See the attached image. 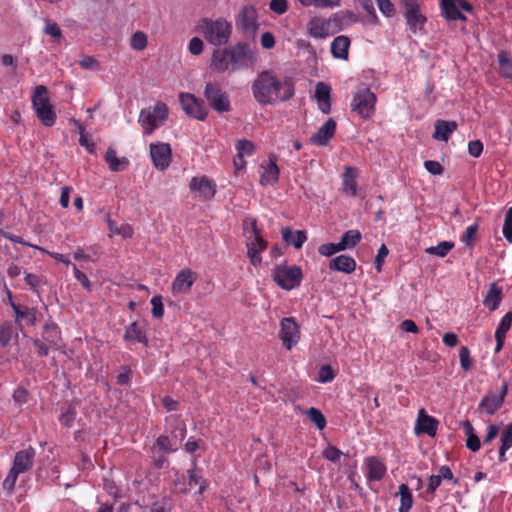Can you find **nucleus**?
<instances>
[{
	"mask_svg": "<svg viewBox=\"0 0 512 512\" xmlns=\"http://www.w3.org/2000/svg\"><path fill=\"white\" fill-rule=\"evenodd\" d=\"M400 506L399 512H409L413 505V497L409 487L406 484L399 486Z\"/></svg>",
	"mask_w": 512,
	"mask_h": 512,
	"instance_id": "nucleus-39",
	"label": "nucleus"
},
{
	"mask_svg": "<svg viewBox=\"0 0 512 512\" xmlns=\"http://www.w3.org/2000/svg\"><path fill=\"white\" fill-rule=\"evenodd\" d=\"M498 62L501 73L507 78H512V59L506 51H501L498 54Z\"/></svg>",
	"mask_w": 512,
	"mask_h": 512,
	"instance_id": "nucleus-42",
	"label": "nucleus"
},
{
	"mask_svg": "<svg viewBox=\"0 0 512 512\" xmlns=\"http://www.w3.org/2000/svg\"><path fill=\"white\" fill-rule=\"evenodd\" d=\"M273 280L284 290L298 287L302 280V271L298 266L277 265L272 271Z\"/></svg>",
	"mask_w": 512,
	"mask_h": 512,
	"instance_id": "nucleus-8",
	"label": "nucleus"
},
{
	"mask_svg": "<svg viewBox=\"0 0 512 512\" xmlns=\"http://www.w3.org/2000/svg\"><path fill=\"white\" fill-rule=\"evenodd\" d=\"M254 149V144L246 139L239 140L236 144L237 154L243 157L252 155Z\"/></svg>",
	"mask_w": 512,
	"mask_h": 512,
	"instance_id": "nucleus-50",
	"label": "nucleus"
},
{
	"mask_svg": "<svg viewBox=\"0 0 512 512\" xmlns=\"http://www.w3.org/2000/svg\"><path fill=\"white\" fill-rule=\"evenodd\" d=\"M147 46V36L141 31L135 32L131 37V47L137 51L145 49Z\"/></svg>",
	"mask_w": 512,
	"mask_h": 512,
	"instance_id": "nucleus-49",
	"label": "nucleus"
},
{
	"mask_svg": "<svg viewBox=\"0 0 512 512\" xmlns=\"http://www.w3.org/2000/svg\"><path fill=\"white\" fill-rule=\"evenodd\" d=\"M150 157L154 167L158 170H165L171 162V147L168 143L157 142L149 146Z\"/></svg>",
	"mask_w": 512,
	"mask_h": 512,
	"instance_id": "nucleus-17",
	"label": "nucleus"
},
{
	"mask_svg": "<svg viewBox=\"0 0 512 512\" xmlns=\"http://www.w3.org/2000/svg\"><path fill=\"white\" fill-rule=\"evenodd\" d=\"M502 300V288L492 283L484 297L483 305L490 311L496 310Z\"/></svg>",
	"mask_w": 512,
	"mask_h": 512,
	"instance_id": "nucleus-36",
	"label": "nucleus"
},
{
	"mask_svg": "<svg viewBox=\"0 0 512 512\" xmlns=\"http://www.w3.org/2000/svg\"><path fill=\"white\" fill-rule=\"evenodd\" d=\"M152 315L156 318H161L164 314V307L161 296H153L151 299Z\"/></svg>",
	"mask_w": 512,
	"mask_h": 512,
	"instance_id": "nucleus-58",
	"label": "nucleus"
},
{
	"mask_svg": "<svg viewBox=\"0 0 512 512\" xmlns=\"http://www.w3.org/2000/svg\"><path fill=\"white\" fill-rule=\"evenodd\" d=\"M404 16L409 28L416 33L424 27L426 17L421 14L417 0H402Z\"/></svg>",
	"mask_w": 512,
	"mask_h": 512,
	"instance_id": "nucleus-16",
	"label": "nucleus"
},
{
	"mask_svg": "<svg viewBox=\"0 0 512 512\" xmlns=\"http://www.w3.org/2000/svg\"><path fill=\"white\" fill-rule=\"evenodd\" d=\"M502 232L505 239L512 242V207L506 210Z\"/></svg>",
	"mask_w": 512,
	"mask_h": 512,
	"instance_id": "nucleus-51",
	"label": "nucleus"
},
{
	"mask_svg": "<svg viewBox=\"0 0 512 512\" xmlns=\"http://www.w3.org/2000/svg\"><path fill=\"white\" fill-rule=\"evenodd\" d=\"M305 7L334 8L340 6V0H298Z\"/></svg>",
	"mask_w": 512,
	"mask_h": 512,
	"instance_id": "nucleus-44",
	"label": "nucleus"
},
{
	"mask_svg": "<svg viewBox=\"0 0 512 512\" xmlns=\"http://www.w3.org/2000/svg\"><path fill=\"white\" fill-rule=\"evenodd\" d=\"M176 439V431L172 432L171 436L162 434L156 438L152 447L165 454H170L178 450Z\"/></svg>",
	"mask_w": 512,
	"mask_h": 512,
	"instance_id": "nucleus-30",
	"label": "nucleus"
},
{
	"mask_svg": "<svg viewBox=\"0 0 512 512\" xmlns=\"http://www.w3.org/2000/svg\"><path fill=\"white\" fill-rule=\"evenodd\" d=\"M424 167L432 175H440L443 172V167L438 161L427 160L424 162Z\"/></svg>",
	"mask_w": 512,
	"mask_h": 512,
	"instance_id": "nucleus-64",
	"label": "nucleus"
},
{
	"mask_svg": "<svg viewBox=\"0 0 512 512\" xmlns=\"http://www.w3.org/2000/svg\"><path fill=\"white\" fill-rule=\"evenodd\" d=\"M76 412L71 406L67 407L59 416L62 425L70 427L75 420Z\"/></svg>",
	"mask_w": 512,
	"mask_h": 512,
	"instance_id": "nucleus-55",
	"label": "nucleus"
},
{
	"mask_svg": "<svg viewBox=\"0 0 512 512\" xmlns=\"http://www.w3.org/2000/svg\"><path fill=\"white\" fill-rule=\"evenodd\" d=\"M40 357L48 356L50 350H61L65 347L60 327L53 321H47L42 327L41 337L31 338Z\"/></svg>",
	"mask_w": 512,
	"mask_h": 512,
	"instance_id": "nucleus-3",
	"label": "nucleus"
},
{
	"mask_svg": "<svg viewBox=\"0 0 512 512\" xmlns=\"http://www.w3.org/2000/svg\"><path fill=\"white\" fill-rule=\"evenodd\" d=\"M376 95L365 85L360 84L351 100V108L360 117L370 118L375 111Z\"/></svg>",
	"mask_w": 512,
	"mask_h": 512,
	"instance_id": "nucleus-6",
	"label": "nucleus"
},
{
	"mask_svg": "<svg viewBox=\"0 0 512 512\" xmlns=\"http://www.w3.org/2000/svg\"><path fill=\"white\" fill-rule=\"evenodd\" d=\"M196 278V273L192 270L188 268L180 270L172 283L173 292L188 293Z\"/></svg>",
	"mask_w": 512,
	"mask_h": 512,
	"instance_id": "nucleus-20",
	"label": "nucleus"
},
{
	"mask_svg": "<svg viewBox=\"0 0 512 512\" xmlns=\"http://www.w3.org/2000/svg\"><path fill=\"white\" fill-rule=\"evenodd\" d=\"M168 117V107L163 102H157L154 107L140 111L138 122L144 130V134H151L155 129L164 124Z\"/></svg>",
	"mask_w": 512,
	"mask_h": 512,
	"instance_id": "nucleus-5",
	"label": "nucleus"
},
{
	"mask_svg": "<svg viewBox=\"0 0 512 512\" xmlns=\"http://www.w3.org/2000/svg\"><path fill=\"white\" fill-rule=\"evenodd\" d=\"M260 169L262 170L260 182L263 186L274 185L278 182L279 168L275 160L271 157L269 158V162L261 164Z\"/></svg>",
	"mask_w": 512,
	"mask_h": 512,
	"instance_id": "nucleus-26",
	"label": "nucleus"
},
{
	"mask_svg": "<svg viewBox=\"0 0 512 512\" xmlns=\"http://www.w3.org/2000/svg\"><path fill=\"white\" fill-rule=\"evenodd\" d=\"M189 477V485H199L198 492L202 493L205 489V482L202 477L195 474V461H193V467L187 471Z\"/></svg>",
	"mask_w": 512,
	"mask_h": 512,
	"instance_id": "nucleus-53",
	"label": "nucleus"
},
{
	"mask_svg": "<svg viewBox=\"0 0 512 512\" xmlns=\"http://www.w3.org/2000/svg\"><path fill=\"white\" fill-rule=\"evenodd\" d=\"M358 177V170L351 166H346L343 173V191L351 196L357 194V183L356 178Z\"/></svg>",
	"mask_w": 512,
	"mask_h": 512,
	"instance_id": "nucleus-33",
	"label": "nucleus"
},
{
	"mask_svg": "<svg viewBox=\"0 0 512 512\" xmlns=\"http://www.w3.org/2000/svg\"><path fill=\"white\" fill-rule=\"evenodd\" d=\"M367 478L370 481L381 480L386 473L385 464L377 457H368L366 459Z\"/></svg>",
	"mask_w": 512,
	"mask_h": 512,
	"instance_id": "nucleus-28",
	"label": "nucleus"
},
{
	"mask_svg": "<svg viewBox=\"0 0 512 512\" xmlns=\"http://www.w3.org/2000/svg\"><path fill=\"white\" fill-rule=\"evenodd\" d=\"M18 475H19V473L15 472V470H13L11 468L8 475L6 476V478L3 481V484H2L3 488L9 492L13 491L16 481H17V478H18Z\"/></svg>",
	"mask_w": 512,
	"mask_h": 512,
	"instance_id": "nucleus-60",
	"label": "nucleus"
},
{
	"mask_svg": "<svg viewBox=\"0 0 512 512\" xmlns=\"http://www.w3.org/2000/svg\"><path fill=\"white\" fill-rule=\"evenodd\" d=\"M511 325H512V312H508L502 317V319L495 331V337L505 338L506 333L510 329Z\"/></svg>",
	"mask_w": 512,
	"mask_h": 512,
	"instance_id": "nucleus-47",
	"label": "nucleus"
},
{
	"mask_svg": "<svg viewBox=\"0 0 512 512\" xmlns=\"http://www.w3.org/2000/svg\"><path fill=\"white\" fill-rule=\"evenodd\" d=\"M124 339L127 341L142 343L144 345L148 344L144 326L138 322H133L126 327Z\"/></svg>",
	"mask_w": 512,
	"mask_h": 512,
	"instance_id": "nucleus-34",
	"label": "nucleus"
},
{
	"mask_svg": "<svg viewBox=\"0 0 512 512\" xmlns=\"http://www.w3.org/2000/svg\"><path fill=\"white\" fill-rule=\"evenodd\" d=\"M179 102L184 112L197 120H205L207 117V108L203 100L196 98L190 93H180Z\"/></svg>",
	"mask_w": 512,
	"mask_h": 512,
	"instance_id": "nucleus-12",
	"label": "nucleus"
},
{
	"mask_svg": "<svg viewBox=\"0 0 512 512\" xmlns=\"http://www.w3.org/2000/svg\"><path fill=\"white\" fill-rule=\"evenodd\" d=\"M335 378V373L330 365H323L318 371L317 380L320 383H329Z\"/></svg>",
	"mask_w": 512,
	"mask_h": 512,
	"instance_id": "nucleus-52",
	"label": "nucleus"
},
{
	"mask_svg": "<svg viewBox=\"0 0 512 512\" xmlns=\"http://www.w3.org/2000/svg\"><path fill=\"white\" fill-rule=\"evenodd\" d=\"M269 7L274 13L282 15L288 9V2L287 0H271Z\"/></svg>",
	"mask_w": 512,
	"mask_h": 512,
	"instance_id": "nucleus-61",
	"label": "nucleus"
},
{
	"mask_svg": "<svg viewBox=\"0 0 512 512\" xmlns=\"http://www.w3.org/2000/svg\"><path fill=\"white\" fill-rule=\"evenodd\" d=\"M356 268V261L349 255H339L333 258L329 263V269L333 271L352 273Z\"/></svg>",
	"mask_w": 512,
	"mask_h": 512,
	"instance_id": "nucleus-27",
	"label": "nucleus"
},
{
	"mask_svg": "<svg viewBox=\"0 0 512 512\" xmlns=\"http://www.w3.org/2000/svg\"><path fill=\"white\" fill-rule=\"evenodd\" d=\"M47 94L48 90L45 86H36L32 96V106L40 122L46 127H51L55 124L57 116Z\"/></svg>",
	"mask_w": 512,
	"mask_h": 512,
	"instance_id": "nucleus-4",
	"label": "nucleus"
},
{
	"mask_svg": "<svg viewBox=\"0 0 512 512\" xmlns=\"http://www.w3.org/2000/svg\"><path fill=\"white\" fill-rule=\"evenodd\" d=\"M189 187L192 192L199 193L205 199L212 198L216 192L215 184L206 177H193Z\"/></svg>",
	"mask_w": 512,
	"mask_h": 512,
	"instance_id": "nucleus-22",
	"label": "nucleus"
},
{
	"mask_svg": "<svg viewBox=\"0 0 512 512\" xmlns=\"http://www.w3.org/2000/svg\"><path fill=\"white\" fill-rule=\"evenodd\" d=\"M507 392L508 384L507 382H503L499 392H491L482 398L478 410L486 415H493L503 405Z\"/></svg>",
	"mask_w": 512,
	"mask_h": 512,
	"instance_id": "nucleus-13",
	"label": "nucleus"
},
{
	"mask_svg": "<svg viewBox=\"0 0 512 512\" xmlns=\"http://www.w3.org/2000/svg\"><path fill=\"white\" fill-rule=\"evenodd\" d=\"M342 454V451L333 445H328L323 451V457L333 463L339 462Z\"/></svg>",
	"mask_w": 512,
	"mask_h": 512,
	"instance_id": "nucleus-54",
	"label": "nucleus"
},
{
	"mask_svg": "<svg viewBox=\"0 0 512 512\" xmlns=\"http://www.w3.org/2000/svg\"><path fill=\"white\" fill-rule=\"evenodd\" d=\"M459 358L461 368L464 371H468L472 366V360L470 358V351L466 346H462L459 351Z\"/></svg>",
	"mask_w": 512,
	"mask_h": 512,
	"instance_id": "nucleus-56",
	"label": "nucleus"
},
{
	"mask_svg": "<svg viewBox=\"0 0 512 512\" xmlns=\"http://www.w3.org/2000/svg\"><path fill=\"white\" fill-rule=\"evenodd\" d=\"M336 131V122L329 118L311 137V142L317 146H326L328 141L333 138Z\"/></svg>",
	"mask_w": 512,
	"mask_h": 512,
	"instance_id": "nucleus-24",
	"label": "nucleus"
},
{
	"mask_svg": "<svg viewBox=\"0 0 512 512\" xmlns=\"http://www.w3.org/2000/svg\"><path fill=\"white\" fill-rule=\"evenodd\" d=\"M330 91L331 88L323 82H319L316 85L315 97L319 102L321 111L325 114L330 112Z\"/></svg>",
	"mask_w": 512,
	"mask_h": 512,
	"instance_id": "nucleus-35",
	"label": "nucleus"
},
{
	"mask_svg": "<svg viewBox=\"0 0 512 512\" xmlns=\"http://www.w3.org/2000/svg\"><path fill=\"white\" fill-rule=\"evenodd\" d=\"M17 341L18 332L11 321H5L0 325V344L6 348L12 340Z\"/></svg>",
	"mask_w": 512,
	"mask_h": 512,
	"instance_id": "nucleus-38",
	"label": "nucleus"
},
{
	"mask_svg": "<svg viewBox=\"0 0 512 512\" xmlns=\"http://www.w3.org/2000/svg\"><path fill=\"white\" fill-rule=\"evenodd\" d=\"M246 225L248 224L246 223ZM249 225V227L246 226L245 228L246 233L249 234L247 242V255L251 263L254 266H257L262 261L260 252L267 248V242L261 237L255 219H252Z\"/></svg>",
	"mask_w": 512,
	"mask_h": 512,
	"instance_id": "nucleus-7",
	"label": "nucleus"
},
{
	"mask_svg": "<svg viewBox=\"0 0 512 512\" xmlns=\"http://www.w3.org/2000/svg\"><path fill=\"white\" fill-rule=\"evenodd\" d=\"M132 370L129 366H122L117 375V384L121 386L129 385L131 382Z\"/></svg>",
	"mask_w": 512,
	"mask_h": 512,
	"instance_id": "nucleus-57",
	"label": "nucleus"
},
{
	"mask_svg": "<svg viewBox=\"0 0 512 512\" xmlns=\"http://www.w3.org/2000/svg\"><path fill=\"white\" fill-rule=\"evenodd\" d=\"M478 225L473 224L466 228L465 232L461 236V241L467 246L472 248L476 243V234Z\"/></svg>",
	"mask_w": 512,
	"mask_h": 512,
	"instance_id": "nucleus-46",
	"label": "nucleus"
},
{
	"mask_svg": "<svg viewBox=\"0 0 512 512\" xmlns=\"http://www.w3.org/2000/svg\"><path fill=\"white\" fill-rule=\"evenodd\" d=\"M230 50L231 72L247 69L253 65L255 59L251 45L239 42Z\"/></svg>",
	"mask_w": 512,
	"mask_h": 512,
	"instance_id": "nucleus-9",
	"label": "nucleus"
},
{
	"mask_svg": "<svg viewBox=\"0 0 512 512\" xmlns=\"http://www.w3.org/2000/svg\"><path fill=\"white\" fill-rule=\"evenodd\" d=\"M438 420L428 415L425 409L418 411L414 431L417 435L427 434L428 436L434 437L438 428Z\"/></svg>",
	"mask_w": 512,
	"mask_h": 512,
	"instance_id": "nucleus-18",
	"label": "nucleus"
},
{
	"mask_svg": "<svg viewBox=\"0 0 512 512\" xmlns=\"http://www.w3.org/2000/svg\"><path fill=\"white\" fill-rule=\"evenodd\" d=\"M362 235L359 230H348L342 235L343 243L346 244L348 249L354 248L360 241Z\"/></svg>",
	"mask_w": 512,
	"mask_h": 512,
	"instance_id": "nucleus-45",
	"label": "nucleus"
},
{
	"mask_svg": "<svg viewBox=\"0 0 512 512\" xmlns=\"http://www.w3.org/2000/svg\"><path fill=\"white\" fill-rule=\"evenodd\" d=\"M189 52L192 55H200L203 52V41L198 37H193L189 42Z\"/></svg>",
	"mask_w": 512,
	"mask_h": 512,
	"instance_id": "nucleus-63",
	"label": "nucleus"
},
{
	"mask_svg": "<svg viewBox=\"0 0 512 512\" xmlns=\"http://www.w3.org/2000/svg\"><path fill=\"white\" fill-rule=\"evenodd\" d=\"M198 31L213 46L226 45L232 34V25L224 18H202L198 23Z\"/></svg>",
	"mask_w": 512,
	"mask_h": 512,
	"instance_id": "nucleus-2",
	"label": "nucleus"
},
{
	"mask_svg": "<svg viewBox=\"0 0 512 512\" xmlns=\"http://www.w3.org/2000/svg\"><path fill=\"white\" fill-rule=\"evenodd\" d=\"M105 160L109 165V168L113 172H119L127 169L129 166V160L125 157L118 158L116 151L113 148H108L105 153Z\"/></svg>",
	"mask_w": 512,
	"mask_h": 512,
	"instance_id": "nucleus-37",
	"label": "nucleus"
},
{
	"mask_svg": "<svg viewBox=\"0 0 512 512\" xmlns=\"http://www.w3.org/2000/svg\"><path fill=\"white\" fill-rule=\"evenodd\" d=\"M72 267H73L74 276L77 279V281H79L84 288H86L87 290L90 291L91 283H90V280L88 279L87 275L85 273H83L82 271H80L75 264H72Z\"/></svg>",
	"mask_w": 512,
	"mask_h": 512,
	"instance_id": "nucleus-62",
	"label": "nucleus"
},
{
	"mask_svg": "<svg viewBox=\"0 0 512 512\" xmlns=\"http://www.w3.org/2000/svg\"><path fill=\"white\" fill-rule=\"evenodd\" d=\"M282 239L288 244L300 249L304 242L307 240L306 232L303 230H292L285 227L281 231Z\"/></svg>",
	"mask_w": 512,
	"mask_h": 512,
	"instance_id": "nucleus-32",
	"label": "nucleus"
},
{
	"mask_svg": "<svg viewBox=\"0 0 512 512\" xmlns=\"http://www.w3.org/2000/svg\"><path fill=\"white\" fill-rule=\"evenodd\" d=\"M512 447V423L509 424L501 434V446L499 448V461L505 462V453Z\"/></svg>",
	"mask_w": 512,
	"mask_h": 512,
	"instance_id": "nucleus-40",
	"label": "nucleus"
},
{
	"mask_svg": "<svg viewBox=\"0 0 512 512\" xmlns=\"http://www.w3.org/2000/svg\"><path fill=\"white\" fill-rule=\"evenodd\" d=\"M152 462L155 468L162 469L168 464L167 454L160 452L154 447L150 448Z\"/></svg>",
	"mask_w": 512,
	"mask_h": 512,
	"instance_id": "nucleus-48",
	"label": "nucleus"
},
{
	"mask_svg": "<svg viewBox=\"0 0 512 512\" xmlns=\"http://www.w3.org/2000/svg\"><path fill=\"white\" fill-rule=\"evenodd\" d=\"M333 23L336 26L340 23V19L336 15L329 19L313 17L307 24L308 34L315 39H325L339 31V28L332 29Z\"/></svg>",
	"mask_w": 512,
	"mask_h": 512,
	"instance_id": "nucleus-11",
	"label": "nucleus"
},
{
	"mask_svg": "<svg viewBox=\"0 0 512 512\" xmlns=\"http://www.w3.org/2000/svg\"><path fill=\"white\" fill-rule=\"evenodd\" d=\"M36 451L29 446L15 454L12 469L19 474L29 471L33 467Z\"/></svg>",
	"mask_w": 512,
	"mask_h": 512,
	"instance_id": "nucleus-19",
	"label": "nucleus"
},
{
	"mask_svg": "<svg viewBox=\"0 0 512 512\" xmlns=\"http://www.w3.org/2000/svg\"><path fill=\"white\" fill-rule=\"evenodd\" d=\"M256 17V10L252 6H244L237 16L236 25L245 31H255L257 28Z\"/></svg>",
	"mask_w": 512,
	"mask_h": 512,
	"instance_id": "nucleus-25",
	"label": "nucleus"
},
{
	"mask_svg": "<svg viewBox=\"0 0 512 512\" xmlns=\"http://www.w3.org/2000/svg\"><path fill=\"white\" fill-rule=\"evenodd\" d=\"M279 338L283 346L291 350L300 339L299 326L293 317H285L280 322Z\"/></svg>",
	"mask_w": 512,
	"mask_h": 512,
	"instance_id": "nucleus-14",
	"label": "nucleus"
},
{
	"mask_svg": "<svg viewBox=\"0 0 512 512\" xmlns=\"http://www.w3.org/2000/svg\"><path fill=\"white\" fill-rule=\"evenodd\" d=\"M442 16L448 21H465L466 17L459 8L464 11H471L472 6L466 0H440Z\"/></svg>",
	"mask_w": 512,
	"mask_h": 512,
	"instance_id": "nucleus-15",
	"label": "nucleus"
},
{
	"mask_svg": "<svg viewBox=\"0 0 512 512\" xmlns=\"http://www.w3.org/2000/svg\"><path fill=\"white\" fill-rule=\"evenodd\" d=\"M204 95L211 108L218 113L229 112L231 110L229 96L222 90L218 83L207 82Z\"/></svg>",
	"mask_w": 512,
	"mask_h": 512,
	"instance_id": "nucleus-10",
	"label": "nucleus"
},
{
	"mask_svg": "<svg viewBox=\"0 0 512 512\" xmlns=\"http://www.w3.org/2000/svg\"><path fill=\"white\" fill-rule=\"evenodd\" d=\"M210 67L212 68V70H214V71H216L218 73H223V72H225L227 70L231 71V61H230V50H229V48H224V49L218 48V49H215L213 54H212Z\"/></svg>",
	"mask_w": 512,
	"mask_h": 512,
	"instance_id": "nucleus-23",
	"label": "nucleus"
},
{
	"mask_svg": "<svg viewBox=\"0 0 512 512\" xmlns=\"http://www.w3.org/2000/svg\"><path fill=\"white\" fill-rule=\"evenodd\" d=\"M44 33L54 38H61L62 36V31L57 25V23L52 22L48 19L45 20Z\"/></svg>",
	"mask_w": 512,
	"mask_h": 512,
	"instance_id": "nucleus-59",
	"label": "nucleus"
},
{
	"mask_svg": "<svg viewBox=\"0 0 512 512\" xmlns=\"http://www.w3.org/2000/svg\"><path fill=\"white\" fill-rule=\"evenodd\" d=\"M251 90L260 105H274L287 101L294 95L291 81L280 80L271 70L259 73L251 85Z\"/></svg>",
	"mask_w": 512,
	"mask_h": 512,
	"instance_id": "nucleus-1",
	"label": "nucleus"
},
{
	"mask_svg": "<svg viewBox=\"0 0 512 512\" xmlns=\"http://www.w3.org/2000/svg\"><path fill=\"white\" fill-rule=\"evenodd\" d=\"M454 247V243L450 241H442L436 246H431L425 249V252L430 255L438 257H445Z\"/></svg>",
	"mask_w": 512,
	"mask_h": 512,
	"instance_id": "nucleus-41",
	"label": "nucleus"
},
{
	"mask_svg": "<svg viewBox=\"0 0 512 512\" xmlns=\"http://www.w3.org/2000/svg\"><path fill=\"white\" fill-rule=\"evenodd\" d=\"M435 131L433 138L436 140L447 142L450 135L457 129V123L455 121L437 120L435 122Z\"/></svg>",
	"mask_w": 512,
	"mask_h": 512,
	"instance_id": "nucleus-31",
	"label": "nucleus"
},
{
	"mask_svg": "<svg viewBox=\"0 0 512 512\" xmlns=\"http://www.w3.org/2000/svg\"><path fill=\"white\" fill-rule=\"evenodd\" d=\"M10 307L13 309L15 314V322L21 327V322H25L29 326H34L37 321L36 313L37 310L28 306H21L16 304L14 301H10Z\"/></svg>",
	"mask_w": 512,
	"mask_h": 512,
	"instance_id": "nucleus-21",
	"label": "nucleus"
},
{
	"mask_svg": "<svg viewBox=\"0 0 512 512\" xmlns=\"http://www.w3.org/2000/svg\"><path fill=\"white\" fill-rule=\"evenodd\" d=\"M307 417L319 430H323L326 427V419L323 413L314 407L309 408L306 412Z\"/></svg>",
	"mask_w": 512,
	"mask_h": 512,
	"instance_id": "nucleus-43",
	"label": "nucleus"
},
{
	"mask_svg": "<svg viewBox=\"0 0 512 512\" xmlns=\"http://www.w3.org/2000/svg\"><path fill=\"white\" fill-rule=\"evenodd\" d=\"M350 44L351 42L349 37L345 35L335 37L331 43V53L333 57L341 60H347Z\"/></svg>",
	"mask_w": 512,
	"mask_h": 512,
	"instance_id": "nucleus-29",
	"label": "nucleus"
}]
</instances>
